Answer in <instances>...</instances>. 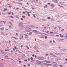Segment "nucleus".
I'll return each mask as SVG.
<instances>
[{
  "label": "nucleus",
  "instance_id": "nucleus-1",
  "mask_svg": "<svg viewBox=\"0 0 67 67\" xmlns=\"http://www.w3.org/2000/svg\"><path fill=\"white\" fill-rule=\"evenodd\" d=\"M23 25V24L22 22L19 23L18 25L20 27H21Z\"/></svg>",
  "mask_w": 67,
  "mask_h": 67
},
{
  "label": "nucleus",
  "instance_id": "nucleus-2",
  "mask_svg": "<svg viewBox=\"0 0 67 67\" xmlns=\"http://www.w3.org/2000/svg\"><path fill=\"white\" fill-rule=\"evenodd\" d=\"M32 31L35 34H38V31H37V30H32Z\"/></svg>",
  "mask_w": 67,
  "mask_h": 67
},
{
  "label": "nucleus",
  "instance_id": "nucleus-3",
  "mask_svg": "<svg viewBox=\"0 0 67 67\" xmlns=\"http://www.w3.org/2000/svg\"><path fill=\"white\" fill-rule=\"evenodd\" d=\"M37 59L40 60H44V59L42 57H38V58H37Z\"/></svg>",
  "mask_w": 67,
  "mask_h": 67
},
{
  "label": "nucleus",
  "instance_id": "nucleus-4",
  "mask_svg": "<svg viewBox=\"0 0 67 67\" xmlns=\"http://www.w3.org/2000/svg\"><path fill=\"white\" fill-rule=\"evenodd\" d=\"M52 65L53 66L57 67L58 66H57L58 64H54V65H52Z\"/></svg>",
  "mask_w": 67,
  "mask_h": 67
},
{
  "label": "nucleus",
  "instance_id": "nucleus-5",
  "mask_svg": "<svg viewBox=\"0 0 67 67\" xmlns=\"http://www.w3.org/2000/svg\"><path fill=\"white\" fill-rule=\"evenodd\" d=\"M36 62L38 64H39L41 63V62L38 60H37Z\"/></svg>",
  "mask_w": 67,
  "mask_h": 67
},
{
  "label": "nucleus",
  "instance_id": "nucleus-6",
  "mask_svg": "<svg viewBox=\"0 0 67 67\" xmlns=\"http://www.w3.org/2000/svg\"><path fill=\"white\" fill-rule=\"evenodd\" d=\"M49 54L51 55H53L54 57H56V56L54 55H53V54L51 53H50Z\"/></svg>",
  "mask_w": 67,
  "mask_h": 67
},
{
  "label": "nucleus",
  "instance_id": "nucleus-7",
  "mask_svg": "<svg viewBox=\"0 0 67 67\" xmlns=\"http://www.w3.org/2000/svg\"><path fill=\"white\" fill-rule=\"evenodd\" d=\"M0 29H1L2 31H3L4 29V27H3L0 28Z\"/></svg>",
  "mask_w": 67,
  "mask_h": 67
},
{
  "label": "nucleus",
  "instance_id": "nucleus-8",
  "mask_svg": "<svg viewBox=\"0 0 67 67\" xmlns=\"http://www.w3.org/2000/svg\"><path fill=\"white\" fill-rule=\"evenodd\" d=\"M51 5L52 8H54V5L53 4H51Z\"/></svg>",
  "mask_w": 67,
  "mask_h": 67
},
{
  "label": "nucleus",
  "instance_id": "nucleus-9",
  "mask_svg": "<svg viewBox=\"0 0 67 67\" xmlns=\"http://www.w3.org/2000/svg\"><path fill=\"white\" fill-rule=\"evenodd\" d=\"M54 2L55 3H57L58 2V1L57 0H54Z\"/></svg>",
  "mask_w": 67,
  "mask_h": 67
},
{
  "label": "nucleus",
  "instance_id": "nucleus-10",
  "mask_svg": "<svg viewBox=\"0 0 67 67\" xmlns=\"http://www.w3.org/2000/svg\"><path fill=\"white\" fill-rule=\"evenodd\" d=\"M9 23L11 25H12V26H13V24H12V23L10 21H9Z\"/></svg>",
  "mask_w": 67,
  "mask_h": 67
},
{
  "label": "nucleus",
  "instance_id": "nucleus-11",
  "mask_svg": "<svg viewBox=\"0 0 67 67\" xmlns=\"http://www.w3.org/2000/svg\"><path fill=\"white\" fill-rule=\"evenodd\" d=\"M32 34V33L31 32H30L29 33V34H28L29 35H31Z\"/></svg>",
  "mask_w": 67,
  "mask_h": 67
},
{
  "label": "nucleus",
  "instance_id": "nucleus-12",
  "mask_svg": "<svg viewBox=\"0 0 67 67\" xmlns=\"http://www.w3.org/2000/svg\"><path fill=\"white\" fill-rule=\"evenodd\" d=\"M42 20L43 21H46V19H42Z\"/></svg>",
  "mask_w": 67,
  "mask_h": 67
},
{
  "label": "nucleus",
  "instance_id": "nucleus-13",
  "mask_svg": "<svg viewBox=\"0 0 67 67\" xmlns=\"http://www.w3.org/2000/svg\"><path fill=\"white\" fill-rule=\"evenodd\" d=\"M1 22H3L4 23V24H5V23H6V21H1Z\"/></svg>",
  "mask_w": 67,
  "mask_h": 67
},
{
  "label": "nucleus",
  "instance_id": "nucleus-14",
  "mask_svg": "<svg viewBox=\"0 0 67 67\" xmlns=\"http://www.w3.org/2000/svg\"><path fill=\"white\" fill-rule=\"evenodd\" d=\"M46 63H51V62L50 61L48 62V61H47L46 62Z\"/></svg>",
  "mask_w": 67,
  "mask_h": 67
},
{
  "label": "nucleus",
  "instance_id": "nucleus-15",
  "mask_svg": "<svg viewBox=\"0 0 67 67\" xmlns=\"http://www.w3.org/2000/svg\"><path fill=\"white\" fill-rule=\"evenodd\" d=\"M30 59L31 61H32L33 60V59L32 57H31V58H30Z\"/></svg>",
  "mask_w": 67,
  "mask_h": 67
},
{
  "label": "nucleus",
  "instance_id": "nucleus-16",
  "mask_svg": "<svg viewBox=\"0 0 67 67\" xmlns=\"http://www.w3.org/2000/svg\"><path fill=\"white\" fill-rule=\"evenodd\" d=\"M58 61V59L57 58L55 59V61L57 62Z\"/></svg>",
  "mask_w": 67,
  "mask_h": 67
},
{
  "label": "nucleus",
  "instance_id": "nucleus-17",
  "mask_svg": "<svg viewBox=\"0 0 67 67\" xmlns=\"http://www.w3.org/2000/svg\"><path fill=\"white\" fill-rule=\"evenodd\" d=\"M11 13H12V12H10L9 13H8V15H10L11 14Z\"/></svg>",
  "mask_w": 67,
  "mask_h": 67
},
{
  "label": "nucleus",
  "instance_id": "nucleus-18",
  "mask_svg": "<svg viewBox=\"0 0 67 67\" xmlns=\"http://www.w3.org/2000/svg\"><path fill=\"white\" fill-rule=\"evenodd\" d=\"M51 20L53 21H54V19L53 18H52L51 19Z\"/></svg>",
  "mask_w": 67,
  "mask_h": 67
},
{
  "label": "nucleus",
  "instance_id": "nucleus-19",
  "mask_svg": "<svg viewBox=\"0 0 67 67\" xmlns=\"http://www.w3.org/2000/svg\"><path fill=\"white\" fill-rule=\"evenodd\" d=\"M12 15H14V13L13 12H12Z\"/></svg>",
  "mask_w": 67,
  "mask_h": 67
},
{
  "label": "nucleus",
  "instance_id": "nucleus-20",
  "mask_svg": "<svg viewBox=\"0 0 67 67\" xmlns=\"http://www.w3.org/2000/svg\"><path fill=\"white\" fill-rule=\"evenodd\" d=\"M47 19H51V18H50L49 17H47Z\"/></svg>",
  "mask_w": 67,
  "mask_h": 67
},
{
  "label": "nucleus",
  "instance_id": "nucleus-21",
  "mask_svg": "<svg viewBox=\"0 0 67 67\" xmlns=\"http://www.w3.org/2000/svg\"><path fill=\"white\" fill-rule=\"evenodd\" d=\"M17 4H21V5L23 4V3H17Z\"/></svg>",
  "mask_w": 67,
  "mask_h": 67
},
{
  "label": "nucleus",
  "instance_id": "nucleus-22",
  "mask_svg": "<svg viewBox=\"0 0 67 67\" xmlns=\"http://www.w3.org/2000/svg\"><path fill=\"white\" fill-rule=\"evenodd\" d=\"M63 31H64V29H63L62 30H61V31L63 32Z\"/></svg>",
  "mask_w": 67,
  "mask_h": 67
},
{
  "label": "nucleus",
  "instance_id": "nucleus-23",
  "mask_svg": "<svg viewBox=\"0 0 67 67\" xmlns=\"http://www.w3.org/2000/svg\"><path fill=\"white\" fill-rule=\"evenodd\" d=\"M21 20L22 21H23V18H21Z\"/></svg>",
  "mask_w": 67,
  "mask_h": 67
},
{
  "label": "nucleus",
  "instance_id": "nucleus-24",
  "mask_svg": "<svg viewBox=\"0 0 67 67\" xmlns=\"http://www.w3.org/2000/svg\"><path fill=\"white\" fill-rule=\"evenodd\" d=\"M1 35H3V32H1Z\"/></svg>",
  "mask_w": 67,
  "mask_h": 67
},
{
  "label": "nucleus",
  "instance_id": "nucleus-25",
  "mask_svg": "<svg viewBox=\"0 0 67 67\" xmlns=\"http://www.w3.org/2000/svg\"><path fill=\"white\" fill-rule=\"evenodd\" d=\"M57 27H54V29H56L57 28Z\"/></svg>",
  "mask_w": 67,
  "mask_h": 67
},
{
  "label": "nucleus",
  "instance_id": "nucleus-26",
  "mask_svg": "<svg viewBox=\"0 0 67 67\" xmlns=\"http://www.w3.org/2000/svg\"><path fill=\"white\" fill-rule=\"evenodd\" d=\"M10 17L11 18H14V17L13 16H10Z\"/></svg>",
  "mask_w": 67,
  "mask_h": 67
},
{
  "label": "nucleus",
  "instance_id": "nucleus-27",
  "mask_svg": "<svg viewBox=\"0 0 67 67\" xmlns=\"http://www.w3.org/2000/svg\"><path fill=\"white\" fill-rule=\"evenodd\" d=\"M58 5V6H60V7H63L62 6H61L60 5Z\"/></svg>",
  "mask_w": 67,
  "mask_h": 67
},
{
  "label": "nucleus",
  "instance_id": "nucleus-28",
  "mask_svg": "<svg viewBox=\"0 0 67 67\" xmlns=\"http://www.w3.org/2000/svg\"><path fill=\"white\" fill-rule=\"evenodd\" d=\"M33 16H34V18H36V16H35V14L33 15Z\"/></svg>",
  "mask_w": 67,
  "mask_h": 67
},
{
  "label": "nucleus",
  "instance_id": "nucleus-29",
  "mask_svg": "<svg viewBox=\"0 0 67 67\" xmlns=\"http://www.w3.org/2000/svg\"><path fill=\"white\" fill-rule=\"evenodd\" d=\"M1 53H2L3 52V50H1Z\"/></svg>",
  "mask_w": 67,
  "mask_h": 67
},
{
  "label": "nucleus",
  "instance_id": "nucleus-30",
  "mask_svg": "<svg viewBox=\"0 0 67 67\" xmlns=\"http://www.w3.org/2000/svg\"><path fill=\"white\" fill-rule=\"evenodd\" d=\"M34 49H37V48H36V47H34Z\"/></svg>",
  "mask_w": 67,
  "mask_h": 67
},
{
  "label": "nucleus",
  "instance_id": "nucleus-31",
  "mask_svg": "<svg viewBox=\"0 0 67 67\" xmlns=\"http://www.w3.org/2000/svg\"><path fill=\"white\" fill-rule=\"evenodd\" d=\"M46 64L47 65H51V64Z\"/></svg>",
  "mask_w": 67,
  "mask_h": 67
},
{
  "label": "nucleus",
  "instance_id": "nucleus-32",
  "mask_svg": "<svg viewBox=\"0 0 67 67\" xmlns=\"http://www.w3.org/2000/svg\"><path fill=\"white\" fill-rule=\"evenodd\" d=\"M22 17H23V18H24L25 17V16H22Z\"/></svg>",
  "mask_w": 67,
  "mask_h": 67
},
{
  "label": "nucleus",
  "instance_id": "nucleus-33",
  "mask_svg": "<svg viewBox=\"0 0 67 67\" xmlns=\"http://www.w3.org/2000/svg\"><path fill=\"white\" fill-rule=\"evenodd\" d=\"M27 28L29 29H31L29 27H27Z\"/></svg>",
  "mask_w": 67,
  "mask_h": 67
},
{
  "label": "nucleus",
  "instance_id": "nucleus-34",
  "mask_svg": "<svg viewBox=\"0 0 67 67\" xmlns=\"http://www.w3.org/2000/svg\"><path fill=\"white\" fill-rule=\"evenodd\" d=\"M9 26V27L10 28V27H12V26H10V25Z\"/></svg>",
  "mask_w": 67,
  "mask_h": 67
},
{
  "label": "nucleus",
  "instance_id": "nucleus-35",
  "mask_svg": "<svg viewBox=\"0 0 67 67\" xmlns=\"http://www.w3.org/2000/svg\"><path fill=\"white\" fill-rule=\"evenodd\" d=\"M5 58H8V57H9V56H5Z\"/></svg>",
  "mask_w": 67,
  "mask_h": 67
},
{
  "label": "nucleus",
  "instance_id": "nucleus-36",
  "mask_svg": "<svg viewBox=\"0 0 67 67\" xmlns=\"http://www.w3.org/2000/svg\"><path fill=\"white\" fill-rule=\"evenodd\" d=\"M53 33V31H52V32L50 31V33Z\"/></svg>",
  "mask_w": 67,
  "mask_h": 67
},
{
  "label": "nucleus",
  "instance_id": "nucleus-37",
  "mask_svg": "<svg viewBox=\"0 0 67 67\" xmlns=\"http://www.w3.org/2000/svg\"><path fill=\"white\" fill-rule=\"evenodd\" d=\"M13 38H14L16 40L17 39V38L16 37H13Z\"/></svg>",
  "mask_w": 67,
  "mask_h": 67
},
{
  "label": "nucleus",
  "instance_id": "nucleus-38",
  "mask_svg": "<svg viewBox=\"0 0 67 67\" xmlns=\"http://www.w3.org/2000/svg\"><path fill=\"white\" fill-rule=\"evenodd\" d=\"M25 36H28V35H27L26 34H25Z\"/></svg>",
  "mask_w": 67,
  "mask_h": 67
},
{
  "label": "nucleus",
  "instance_id": "nucleus-39",
  "mask_svg": "<svg viewBox=\"0 0 67 67\" xmlns=\"http://www.w3.org/2000/svg\"><path fill=\"white\" fill-rule=\"evenodd\" d=\"M24 61H25V62H27V60H24Z\"/></svg>",
  "mask_w": 67,
  "mask_h": 67
},
{
  "label": "nucleus",
  "instance_id": "nucleus-40",
  "mask_svg": "<svg viewBox=\"0 0 67 67\" xmlns=\"http://www.w3.org/2000/svg\"><path fill=\"white\" fill-rule=\"evenodd\" d=\"M47 36H45V39H47Z\"/></svg>",
  "mask_w": 67,
  "mask_h": 67
},
{
  "label": "nucleus",
  "instance_id": "nucleus-41",
  "mask_svg": "<svg viewBox=\"0 0 67 67\" xmlns=\"http://www.w3.org/2000/svg\"><path fill=\"white\" fill-rule=\"evenodd\" d=\"M61 40L62 41H64V39H61Z\"/></svg>",
  "mask_w": 67,
  "mask_h": 67
},
{
  "label": "nucleus",
  "instance_id": "nucleus-42",
  "mask_svg": "<svg viewBox=\"0 0 67 67\" xmlns=\"http://www.w3.org/2000/svg\"><path fill=\"white\" fill-rule=\"evenodd\" d=\"M47 28V27H44V29H46Z\"/></svg>",
  "mask_w": 67,
  "mask_h": 67
},
{
  "label": "nucleus",
  "instance_id": "nucleus-43",
  "mask_svg": "<svg viewBox=\"0 0 67 67\" xmlns=\"http://www.w3.org/2000/svg\"><path fill=\"white\" fill-rule=\"evenodd\" d=\"M53 43H55V41H54V40H53Z\"/></svg>",
  "mask_w": 67,
  "mask_h": 67
},
{
  "label": "nucleus",
  "instance_id": "nucleus-44",
  "mask_svg": "<svg viewBox=\"0 0 67 67\" xmlns=\"http://www.w3.org/2000/svg\"><path fill=\"white\" fill-rule=\"evenodd\" d=\"M15 49H17V48H16V47L15 46Z\"/></svg>",
  "mask_w": 67,
  "mask_h": 67
},
{
  "label": "nucleus",
  "instance_id": "nucleus-45",
  "mask_svg": "<svg viewBox=\"0 0 67 67\" xmlns=\"http://www.w3.org/2000/svg\"><path fill=\"white\" fill-rule=\"evenodd\" d=\"M43 38V36H41V38Z\"/></svg>",
  "mask_w": 67,
  "mask_h": 67
},
{
  "label": "nucleus",
  "instance_id": "nucleus-46",
  "mask_svg": "<svg viewBox=\"0 0 67 67\" xmlns=\"http://www.w3.org/2000/svg\"><path fill=\"white\" fill-rule=\"evenodd\" d=\"M4 9L5 10H7V8H4Z\"/></svg>",
  "mask_w": 67,
  "mask_h": 67
},
{
  "label": "nucleus",
  "instance_id": "nucleus-47",
  "mask_svg": "<svg viewBox=\"0 0 67 67\" xmlns=\"http://www.w3.org/2000/svg\"><path fill=\"white\" fill-rule=\"evenodd\" d=\"M28 61H30V59L29 58H28Z\"/></svg>",
  "mask_w": 67,
  "mask_h": 67
},
{
  "label": "nucleus",
  "instance_id": "nucleus-48",
  "mask_svg": "<svg viewBox=\"0 0 67 67\" xmlns=\"http://www.w3.org/2000/svg\"><path fill=\"white\" fill-rule=\"evenodd\" d=\"M5 52H2V54H5Z\"/></svg>",
  "mask_w": 67,
  "mask_h": 67
},
{
  "label": "nucleus",
  "instance_id": "nucleus-49",
  "mask_svg": "<svg viewBox=\"0 0 67 67\" xmlns=\"http://www.w3.org/2000/svg\"><path fill=\"white\" fill-rule=\"evenodd\" d=\"M56 63L55 62H52V64H54V63Z\"/></svg>",
  "mask_w": 67,
  "mask_h": 67
},
{
  "label": "nucleus",
  "instance_id": "nucleus-50",
  "mask_svg": "<svg viewBox=\"0 0 67 67\" xmlns=\"http://www.w3.org/2000/svg\"><path fill=\"white\" fill-rule=\"evenodd\" d=\"M27 48L28 49H29V47H27Z\"/></svg>",
  "mask_w": 67,
  "mask_h": 67
},
{
  "label": "nucleus",
  "instance_id": "nucleus-51",
  "mask_svg": "<svg viewBox=\"0 0 67 67\" xmlns=\"http://www.w3.org/2000/svg\"><path fill=\"white\" fill-rule=\"evenodd\" d=\"M60 37H63V35H62V36H61V35H60Z\"/></svg>",
  "mask_w": 67,
  "mask_h": 67
},
{
  "label": "nucleus",
  "instance_id": "nucleus-52",
  "mask_svg": "<svg viewBox=\"0 0 67 67\" xmlns=\"http://www.w3.org/2000/svg\"><path fill=\"white\" fill-rule=\"evenodd\" d=\"M49 32V31H47L46 33H48Z\"/></svg>",
  "mask_w": 67,
  "mask_h": 67
},
{
  "label": "nucleus",
  "instance_id": "nucleus-53",
  "mask_svg": "<svg viewBox=\"0 0 67 67\" xmlns=\"http://www.w3.org/2000/svg\"><path fill=\"white\" fill-rule=\"evenodd\" d=\"M60 66H61V67H63V66L62 65H60Z\"/></svg>",
  "mask_w": 67,
  "mask_h": 67
},
{
  "label": "nucleus",
  "instance_id": "nucleus-54",
  "mask_svg": "<svg viewBox=\"0 0 67 67\" xmlns=\"http://www.w3.org/2000/svg\"><path fill=\"white\" fill-rule=\"evenodd\" d=\"M35 57L36 58L37 57V56H36V55H35Z\"/></svg>",
  "mask_w": 67,
  "mask_h": 67
},
{
  "label": "nucleus",
  "instance_id": "nucleus-55",
  "mask_svg": "<svg viewBox=\"0 0 67 67\" xmlns=\"http://www.w3.org/2000/svg\"><path fill=\"white\" fill-rule=\"evenodd\" d=\"M25 38H28V37H25Z\"/></svg>",
  "mask_w": 67,
  "mask_h": 67
},
{
  "label": "nucleus",
  "instance_id": "nucleus-56",
  "mask_svg": "<svg viewBox=\"0 0 67 67\" xmlns=\"http://www.w3.org/2000/svg\"><path fill=\"white\" fill-rule=\"evenodd\" d=\"M28 66H30V64H28Z\"/></svg>",
  "mask_w": 67,
  "mask_h": 67
},
{
  "label": "nucleus",
  "instance_id": "nucleus-57",
  "mask_svg": "<svg viewBox=\"0 0 67 67\" xmlns=\"http://www.w3.org/2000/svg\"><path fill=\"white\" fill-rule=\"evenodd\" d=\"M22 36V38H24V37H23V35H22V36Z\"/></svg>",
  "mask_w": 67,
  "mask_h": 67
},
{
  "label": "nucleus",
  "instance_id": "nucleus-58",
  "mask_svg": "<svg viewBox=\"0 0 67 67\" xmlns=\"http://www.w3.org/2000/svg\"><path fill=\"white\" fill-rule=\"evenodd\" d=\"M65 61H67V59H66V58H65Z\"/></svg>",
  "mask_w": 67,
  "mask_h": 67
},
{
  "label": "nucleus",
  "instance_id": "nucleus-59",
  "mask_svg": "<svg viewBox=\"0 0 67 67\" xmlns=\"http://www.w3.org/2000/svg\"><path fill=\"white\" fill-rule=\"evenodd\" d=\"M28 16H30V14H28Z\"/></svg>",
  "mask_w": 67,
  "mask_h": 67
},
{
  "label": "nucleus",
  "instance_id": "nucleus-60",
  "mask_svg": "<svg viewBox=\"0 0 67 67\" xmlns=\"http://www.w3.org/2000/svg\"><path fill=\"white\" fill-rule=\"evenodd\" d=\"M64 37H65L67 38V36H64Z\"/></svg>",
  "mask_w": 67,
  "mask_h": 67
},
{
  "label": "nucleus",
  "instance_id": "nucleus-61",
  "mask_svg": "<svg viewBox=\"0 0 67 67\" xmlns=\"http://www.w3.org/2000/svg\"><path fill=\"white\" fill-rule=\"evenodd\" d=\"M22 8H24V9H25V8H24L23 7H22Z\"/></svg>",
  "mask_w": 67,
  "mask_h": 67
},
{
  "label": "nucleus",
  "instance_id": "nucleus-62",
  "mask_svg": "<svg viewBox=\"0 0 67 67\" xmlns=\"http://www.w3.org/2000/svg\"><path fill=\"white\" fill-rule=\"evenodd\" d=\"M3 26V25H0V27H2Z\"/></svg>",
  "mask_w": 67,
  "mask_h": 67
},
{
  "label": "nucleus",
  "instance_id": "nucleus-63",
  "mask_svg": "<svg viewBox=\"0 0 67 67\" xmlns=\"http://www.w3.org/2000/svg\"><path fill=\"white\" fill-rule=\"evenodd\" d=\"M51 60H52V59H54L53 58H51Z\"/></svg>",
  "mask_w": 67,
  "mask_h": 67
},
{
  "label": "nucleus",
  "instance_id": "nucleus-64",
  "mask_svg": "<svg viewBox=\"0 0 67 67\" xmlns=\"http://www.w3.org/2000/svg\"><path fill=\"white\" fill-rule=\"evenodd\" d=\"M23 13L25 14V12H23Z\"/></svg>",
  "mask_w": 67,
  "mask_h": 67
}]
</instances>
